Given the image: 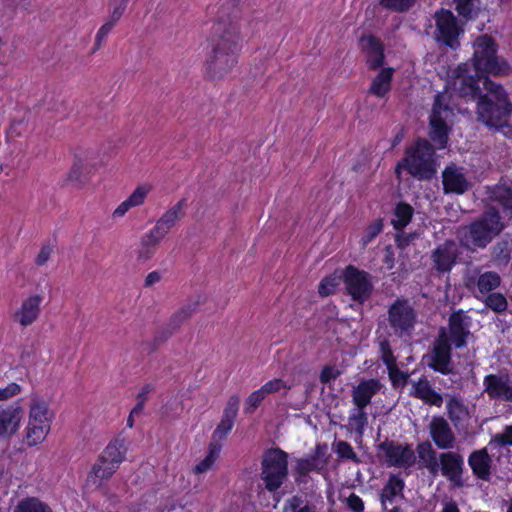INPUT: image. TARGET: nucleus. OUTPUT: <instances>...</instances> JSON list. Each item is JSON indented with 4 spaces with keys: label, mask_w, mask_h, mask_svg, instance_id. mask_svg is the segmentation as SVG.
I'll use <instances>...</instances> for the list:
<instances>
[{
    "label": "nucleus",
    "mask_w": 512,
    "mask_h": 512,
    "mask_svg": "<svg viewBox=\"0 0 512 512\" xmlns=\"http://www.w3.org/2000/svg\"><path fill=\"white\" fill-rule=\"evenodd\" d=\"M116 468L117 466L107 458L101 457L93 465L92 470L87 477L88 484L99 487L104 480L109 479L114 474Z\"/></svg>",
    "instance_id": "31"
},
{
    "label": "nucleus",
    "mask_w": 512,
    "mask_h": 512,
    "mask_svg": "<svg viewBox=\"0 0 512 512\" xmlns=\"http://www.w3.org/2000/svg\"><path fill=\"white\" fill-rule=\"evenodd\" d=\"M242 19L238 14L221 15L213 25L212 50L206 60L210 79H222L237 64L242 47Z\"/></svg>",
    "instance_id": "2"
},
{
    "label": "nucleus",
    "mask_w": 512,
    "mask_h": 512,
    "mask_svg": "<svg viewBox=\"0 0 512 512\" xmlns=\"http://www.w3.org/2000/svg\"><path fill=\"white\" fill-rule=\"evenodd\" d=\"M447 411L449 418L452 422H460L464 420L468 416V409L463 404V402L456 398L452 397L447 403Z\"/></svg>",
    "instance_id": "40"
},
{
    "label": "nucleus",
    "mask_w": 512,
    "mask_h": 512,
    "mask_svg": "<svg viewBox=\"0 0 512 512\" xmlns=\"http://www.w3.org/2000/svg\"><path fill=\"white\" fill-rule=\"evenodd\" d=\"M473 473L482 480H488L490 476L491 458L485 449L474 451L468 459Z\"/></svg>",
    "instance_id": "34"
},
{
    "label": "nucleus",
    "mask_w": 512,
    "mask_h": 512,
    "mask_svg": "<svg viewBox=\"0 0 512 512\" xmlns=\"http://www.w3.org/2000/svg\"><path fill=\"white\" fill-rule=\"evenodd\" d=\"M498 199L504 207L512 210V192L509 189H500Z\"/></svg>",
    "instance_id": "62"
},
{
    "label": "nucleus",
    "mask_w": 512,
    "mask_h": 512,
    "mask_svg": "<svg viewBox=\"0 0 512 512\" xmlns=\"http://www.w3.org/2000/svg\"><path fill=\"white\" fill-rule=\"evenodd\" d=\"M21 392V386L15 382L9 383L7 386L0 388V402L7 401Z\"/></svg>",
    "instance_id": "53"
},
{
    "label": "nucleus",
    "mask_w": 512,
    "mask_h": 512,
    "mask_svg": "<svg viewBox=\"0 0 512 512\" xmlns=\"http://www.w3.org/2000/svg\"><path fill=\"white\" fill-rule=\"evenodd\" d=\"M413 235L410 234V235H404V234H401V235H397L396 237V243L398 245L399 248L403 249L405 248L409 242L413 239Z\"/></svg>",
    "instance_id": "64"
},
{
    "label": "nucleus",
    "mask_w": 512,
    "mask_h": 512,
    "mask_svg": "<svg viewBox=\"0 0 512 512\" xmlns=\"http://www.w3.org/2000/svg\"><path fill=\"white\" fill-rule=\"evenodd\" d=\"M160 280H161V274L158 271H153V272H150L146 276L144 285H145V287H151L154 284H157L158 282H160Z\"/></svg>",
    "instance_id": "63"
},
{
    "label": "nucleus",
    "mask_w": 512,
    "mask_h": 512,
    "mask_svg": "<svg viewBox=\"0 0 512 512\" xmlns=\"http://www.w3.org/2000/svg\"><path fill=\"white\" fill-rule=\"evenodd\" d=\"M403 489L404 481L395 475L390 476L380 494V501L383 508L387 509L388 505L393 503L395 497L402 496Z\"/></svg>",
    "instance_id": "36"
},
{
    "label": "nucleus",
    "mask_w": 512,
    "mask_h": 512,
    "mask_svg": "<svg viewBox=\"0 0 512 512\" xmlns=\"http://www.w3.org/2000/svg\"><path fill=\"white\" fill-rule=\"evenodd\" d=\"M394 69L391 67L382 68L377 75L372 79L371 86L368 90L369 94L376 97H385L391 89V81L393 78Z\"/></svg>",
    "instance_id": "33"
},
{
    "label": "nucleus",
    "mask_w": 512,
    "mask_h": 512,
    "mask_svg": "<svg viewBox=\"0 0 512 512\" xmlns=\"http://www.w3.org/2000/svg\"><path fill=\"white\" fill-rule=\"evenodd\" d=\"M458 14L466 19L471 18L476 9V0H453Z\"/></svg>",
    "instance_id": "48"
},
{
    "label": "nucleus",
    "mask_w": 512,
    "mask_h": 512,
    "mask_svg": "<svg viewBox=\"0 0 512 512\" xmlns=\"http://www.w3.org/2000/svg\"><path fill=\"white\" fill-rule=\"evenodd\" d=\"M365 408H357L350 414L348 418V429L355 431L359 436H362L364 427L368 423L367 413Z\"/></svg>",
    "instance_id": "39"
},
{
    "label": "nucleus",
    "mask_w": 512,
    "mask_h": 512,
    "mask_svg": "<svg viewBox=\"0 0 512 512\" xmlns=\"http://www.w3.org/2000/svg\"><path fill=\"white\" fill-rule=\"evenodd\" d=\"M382 384L377 379H367L359 382L352 389V401L357 408H365L371 403V399L381 389Z\"/></svg>",
    "instance_id": "25"
},
{
    "label": "nucleus",
    "mask_w": 512,
    "mask_h": 512,
    "mask_svg": "<svg viewBox=\"0 0 512 512\" xmlns=\"http://www.w3.org/2000/svg\"><path fill=\"white\" fill-rule=\"evenodd\" d=\"M401 169L419 180L431 179L437 170L433 146L425 139L418 140L406 150L405 157L396 167V173Z\"/></svg>",
    "instance_id": "4"
},
{
    "label": "nucleus",
    "mask_w": 512,
    "mask_h": 512,
    "mask_svg": "<svg viewBox=\"0 0 512 512\" xmlns=\"http://www.w3.org/2000/svg\"><path fill=\"white\" fill-rule=\"evenodd\" d=\"M470 319L463 311L454 312L449 318V328L446 329L451 341L456 348L466 345V339L469 336Z\"/></svg>",
    "instance_id": "21"
},
{
    "label": "nucleus",
    "mask_w": 512,
    "mask_h": 512,
    "mask_svg": "<svg viewBox=\"0 0 512 512\" xmlns=\"http://www.w3.org/2000/svg\"><path fill=\"white\" fill-rule=\"evenodd\" d=\"M127 3V0H120L115 3L113 10L108 18L111 23L116 24L121 19L126 10Z\"/></svg>",
    "instance_id": "55"
},
{
    "label": "nucleus",
    "mask_w": 512,
    "mask_h": 512,
    "mask_svg": "<svg viewBox=\"0 0 512 512\" xmlns=\"http://www.w3.org/2000/svg\"><path fill=\"white\" fill-rule=\"evenodd\" d=\"M427 365L437 372L449 374L452 371L451 347L446 328H441L431 351L425 356Z\"/></svg>",
    "instance_id": "10"
},
{
    "label": "nucleus",
    "mask_w": 512,
    "mask_h": 512,
    "mask_svg": "<svg viewBox=\"0 0 512 512\" xmlns=\"http://www.w3.org/2000/svg\"><path fill=\"white\" fill-rule=\"evenodd\" d=\"M204 303L205 297L203 295H196L195 297L190 298L183 306H181L170 316L168 327L172 331H177Z\"/></svg>",
    "instance_id": "26"
},
{
    "label": "nucleus",
    "mask_w": 512,
    "mask_h": 512,
    "mask_svg": "<svg viewBox=\"0 0 512 512\" xmlns=\"http://www.w3.org/2000/svg\"><path fill=\"white\" fill-rule=\"evenodd\" d=\"M285 512H317L315 506L304 503L299 496L291 497L285 506Z\"/></svg>",
    "instance_id": "43"
},
{
    "label": "nucleus",
    "mask_w": 512,
    "mask_h": 512,
    "mask_svg": "<svg viewBox=\"0 0 512 512\" xmlns=\"http://www.w3.org/2000/svg\"><path fill=\"white\" fill-rule=\"evenodd\" d=\"M348 507L354 512H362L364 509V503L359 496L356 494H351L347 498Z\"/></svg>",
    "instance_id": "61"
},
{
    "label": "nucleus",
    "mask_w": 512,
    "mask_h": 512,
    "mask_svg": "<svg viewBox=\"0 0 512 512\" xmlns=\"http://www.w3.org/2000/svg\"><path fill=\"white\" fill-rule=\"evenodd\" d=\"M102 161L98 160L96 155L88 150L76 149L73 152L72 163L66 175V181L75 188H85L95 174Z\"/></svg>",
    "instance_id": "8"
},
{
    "label": "nucleus",
    "mask_w": 512,
    "mask_h": 512,
    "mask_svg": "<svg viewBox=\"0 0 512 512\" xmlns=\"http://www.w3.org/2000/svg\"><path fill=\"white\" fill-rule=\"evenodd\" d=\"M53 414L48 403L39 397H34L29 405L26 441L29 446L42 443L51 429Z\"/></svg>",
    "instance_id": "6"
},
{
    "label": "nucleus",
    "mask_w": 512,
    "mask_h": 512,
    "mask_svg": "<svg viewBox=\"0 0 512 512\" xmlns=\"http://www.w3.org/2000/svg\"><path fill=\"white\" fill-rule=\"evenodd\" d=\"M152 186L150 184L138 185L133 192L121 202L113 211V218L123 217L130 209L142 206L148 194L151 192Z\"/></svg>",
    "instance_id": "27"
},
{
    "label": "nucleus",
    "mask_w": 512,
    "mask_h": 512,
    "mask_svg": "<svg viewBox=\"0 0 512 512\" xmlns=\"http://www.w3.org/2000/svg\"><path fill=\"white\" fill-rule=\"evenodd\" d=\"M260 478L269 492L277 491L288 476V454L279 448L264 452Z\"/></svg>",
    "instance_id": "5"
},
{
    "label": "nucleus",
    "mask_w": 512,
    "mask_h": 512,
    "mask_svg": "<svg viewBox=\"0 0 512 512\" xmlns=\"http://www.w3.org/2000/svg\"><path fill=\"white\" fill-rule=\"evenodd\" d=\"M382 228V220H374L365 230L361 240L362 246L365 247L372 239H374L382 231Z\"/></svg>",
    "instance_id": "51"
},
{
    "label": "nucleus",
    "mask_w": 512,
    "mask_h": 512,
    "mask_svg": "<svg viewBox=\"0 0 512 512\" xmlns=\"http://www.w3.org/2000/svg\"><path fill=\"white\" fill-rule=\"evenodd\" d=\"M239 403H240L239 396L232 395L227 402V406L224 410L223 417L230 418V419L234 420L237 415V412H238Z\"/></svg>",
    "instance_id": "54"
},
{
    "label": "nucleus",
    "mask_w": 512,
    "mask_h": 512,
    "mask_svg": "<svg viewBox=\"0 0 512 512\" xmlns=\"http://www.w3.org/2000/svg\"><path fill=\"white\" fill-rule=\"evenodd\" d=\"M15 512H51V510L37 498H27L19 502Z\"/></svg>",
    "instance_id": "41"
},
{
    "label": "nucleus",
    "mask_w": 512,
    "mask_h": 512,
    "mask_svg": "<svg viewBox=\"0 0 512 512\" xmlns=\"http://www.w3.org/2000/svg\"><path fill=\"white\" fill-rule=\"evenodd\" d=\"M234 425V420L226 417H222L221 421L217 425L211 442L221 443L223 439L227 436V434L231 431Z\"/></svg>",
    "instance_id": "45"
},
{
    "label": "nucleus",
    "mask_w": 512,
    "mask_h": 512,
    "mask_svg": "<svg viewBox=\"0 0 512 512\" xmlns=\"http://www.w3.org/2000/svg\"><path fill=\"white\" fill-rule=\"evenodd\" d=\"M413 215V209L410 205L401 203L395 211L391 223L397 230H402L410 222Z\"/></svg>",
    "instance_id": "37"
},
{
    "label": "nucleus",
    "mask_w": 512,
    "mask_h": 512,
    "mask_svg": "<svg viewBox=\"0 0 512 512\" xmlns=\"http://www.w3.org/2000/svg\"><path fill=\"white\" fill-rule=\"evenodd\" d=\"M442 475L456 486H462L463 458L456 452H445L439 455Z\"/></svg>",
    "instance_id": "19"
},
{
    "label": "nucleus",
    "mask_w": 512,
    "mask_h": 512,
    "mask_svg": "<svg viewBox=\"0 0 512 512\" xmlns=\"http://www.w3.org/2000/svg\"><path fill=\"white\" fill-rule=\"evenodd\" d=\"M185 205V200H180L166 210L155 223L168 235L171 229L184 217Z\"/></svg>",
    "instance_id": "32"
},
{
    "label": "nucleus",
    "mask_w": 512,
    "mask_h": 512,
    "mask_svg": "<svg viewBox=\"0 0 512 512\" xmlns=\"http://www.w3.org/2000/svg\"><path fill=\"white\" fill-rule=\"evenodd\" d=\"M166 236L167 234L155 223L141 238L138 257L143 260L150 259Z\"/></svg>",
    "instance_id": "28"
},
{
    "label": "nucleus",
    "mask_w": 512,
    "mask_h": 512,
    "mask_svg": "<svg viewBox=\"0 0 512 512\" xmlns=\"http://www.w3.org/2000/svg\"><path fill=\"white\" fill-rule=\"evenodd\" d=\"M473 67L478 73H492L495 75L505 73L507 64L496 55V45L494 40L483 35L477 38L474 44ZM477 81L480 76L477 75Z\"/></svg>",
    "instance_id": "7"
},
{
    "label": "nucleus",
    "mask_w": 512,
    "mask_h": 512,
    "mask_svg": "<svg viewBox=\"0 0 512 512\" xmlns=\"http://www.w3.org/2000/svg\"><path fill=\"white\" fill-rule=\"evenodd\" d=\"M335 452L340 458L350 459L354 462H359V459L354 452L352 446L346 441H338L335 444Z\"/></svg>",
    "instance_id": "50"
},
{
    "label": "nucleus",
    "mask_w": 512,
    "mask_h": 512,
    "mask_svg": "<svg viewBox=\"0 0 512 512\" xmlns=\"http://www.w3.org/2000/svg\"><path fill=\"white\" fill-rule=\"evenodd\" d=\"M442 177L443 187L447 193L463 194L469 188V183L461 169L454 165L446 167Z\"/></svg>",
    "instance_id": "29"
},
{
    "label": "nucleus",
    "mask_w": 512,
    "mask_h": 512,
    "mask_svg": "<svg viewBox=\"0 0 512 512\" xmlns=\"http://www.w3.org/2000/svg\"><path fill=\"white\" fill-rule=\"evenodd\" d=\"M385 463L398 468L411 467L415 461V451L409 445H402L393 441H386L379 445Z\"/></svg>",
    "instance_id": "15"
},
{
    "label": "nucleus",
    "mask_w": 512,
    "mask_h": 512,
    "mask_svg": "<svg viewBox=\"0 0 512 512\" xmlns=\"http://www.w3.org/2000/svg\"><path fill=\"white\" fill-rule=\"evenodd\" d=\"M328 448L326 444H318L315 448V452L313 455L307 458H301L297 460V464L295 467L296 473L300 477L307 476L312 471H321L323 470L329 460V455L327 454Z\"/></svg>",
    "instance_id": "18"
},
{
    "label": "nucleus",
    "mask_w": 512,
    "mask_h": 512,
    "mask_svg": "<svg viewBox=\"0 0 512 512\" xmlns=\"http://www.w3.org/2000/svg\"><path fill=\"white\" fill-rule=\"evenodd\" d=\"M51 254H52V248L50 246H43L35 258L36 265L37 266L45 265L48 262V260L50 259Z\"/></svg>",
    "instance_id": "60"
},
{
    "label": "nucleus",
    "mask_w": 512,
    "mask_h": 512,
    "mask_svg": "<svg viewBox=\"0 0 512 512\" xmlns=\"http://www.w3.org/2000/svg\"><path fill=\"white\" fill-rule=\"evenodd\" d=\"M259 389L261 390V393H263V395L267 397L270 394L280 392L282 389L288 391L290 389V386L287 385V383L283 379L274 378L264 383Z\"/></svg>",
    "instance_id": "44"
},
{
    "label": "nucleus",
    "mask_w": 512,
    "mask_h": 512,
    "mask_svg": "<svg viewBox=\"0 0 512 512\" xmlns=\"http://www.w3.org/2000/svg\"><path fill=\"white\" fill-rule=\"evenodd\" d=\"M344 283L351 297L360 303L367 300L373 290L370 275L358 270L353 266H348L344 272Z\"/></svg>",
    "instance_id": "14"
},
{
    "label": "nucleus",
    "mask_w": 512,
    "mask_h": 512,
    "mask_svg": "<svg viewBox=\"0 0 512 512\" xmlns=\"http://www.w3.org/2000/svg\"><path fill=\"white\" fill-rule=\"evenodd\" d=\"M222 443L210 442L208 455L194 467L195 474H202L208 471L218 458Z\"/></svg>",
    "instance_id": "38"
},
{
    "label": "nucleus",
    "mask_w": 512,
    "mask_h": 512,
    "mask_svg": "<svg viewBox=\"0 0 512 512\" xmlns=\"http://www.w3.org/2000/svg\"><path fill=\"white\" fill-rule=\"evenodd\" d=\"M22 409L13 405L0 406V437H11L20 426Z\"/></svg>",
    "instance_id": "24"
},
{
    "label": "nucleus",
    "mask_w": 512,
    "mask_h": 512,
    "mask_svg": "<svg viewBox=\"0 0 512 512\" xmlns=\"http://www.w3.org/2000/svg\"><path fill=\"white\" fill-rule=\"evenodd\" d=\"M435 37L445 45L455 49L459 46L458 37L463 29L450 10L442 9L435 13Z\"/></svg>",
    "instance_id": "11"
},
{
    "label": "nucleus",
    "mask_w": 512,
    "mask_h": 512,
    "mask_svg": "<svg viewBox=\"0 0 512 512\" xmlns=\"http://www.w3.org/2000/svg\"><path fill=\"white\" fill-rule=\"evenodd\" d=\"M485 305L496 313H502L507 310L508 302L501 293L487 294L484 299Z\"/></svg>",
    "instance_id": "42"
},
{
    "label": "nucleus",
    "mask_w": 512,
    "mask_h": 512,
    "mask_svg": "<svg viewBox=\"0 0 512 512\" xmlns=\"http://www.w3.org/2000/svg\"><path fill=\"white\" fill-rule=\"evenodd\" d=\"M102 458H107L116 466L124 459V451L122 450V446L118 445L117 442L108 445L105 450V456Z\"/></svg>",
    "instance_id": "49"
},
{
    "label": "nucleus",
    "mask_w": 512,
    "mask_h": 512,
    "mask_svg": "<svg viewBox=\"0 0 512 512\" xmlns=\"http://www.w3.org/2000/svg\"><path fill=\"white\" fill-rule=\"evenodd\" d=\"M413 395L428 405L440 407L443 403L442 396L433 390L426 379H420L413 384Z\"/></svg>",
    "instance_id": "35"
},
{
    "label": "nucleus",
    "mask_w": 512,
    "mask_h": 512,
    "mask_svg": "<svg viewBox=\"0 0 512 512\" xmlns=\"http://www.w3.org/2000/svg\"><path fill=\"white\" fill-rule=\"evenodd\" d=\"M483 384L485 386L484 392L491 399L512 401V381L508 375H487L483 380Z\"/></svg>",
    "instance_id": "17"
},
{
    "label": "nucleus",
    "mask_w": 512,
    "mask_h": 512,
    "mask_svg": "<svg viewBox=\"0 0 512 512\" xmlns=\"http://www.w3.org/2000/svg\"><path fill=\"white\" fill-rule=\"evenodd\" d=\"M504 224L494 208H488L479 218L469 225L458 229V236L466 247H486L494 237L500 234Z\"/></svg>",
    "instance_id": "3"
},
{
    "label": "nucleus",
    "mask_w": 512,
    "mask_h": 512,
    "mask_svg": "<svg viewBox=\"0 0 512 512\" xmlns=\"http://www.w3.org/2000/svg\"><path fill=\"white\" fill-rule=\"evenodd\" d=\"M458 257V249L453 241H446L432 252L431 260L433 268L440 272H449Z\"/></svg>",
    "instance_id": "20"
},
{
    "label": "nucleus",
    "mask_w": 512,
    "mask_h": 512,
    "mask_svg": "<svg viewBox=\"0 0 512 512\" xmlns=\"http://www.w3.org/2000/svg\"><path fill=\"white\" fill-rule=\"evenodd\" d=\"M265 398L266 397L263 395V393H261L260 389L253 391L246 398V401H245V405H246L245 410H246V412L247 413L254 412L259 407V405L262 403V401Z\"/></svg>",
    "instance_id": "52"
},
{
    "label": "nucleus",
    "mask_w": 512,
    "mask_h": 512,
    "mask_svg": "<svg viewBox=\"0 0 512 512\" xmlns=\"http://www.w3.org/2000/svg\"><path fill=\"white\" fill-rule=\"evenodd\" d=\"M115 24L111 23L109 20H107L98 30L96 37H95V50H98L102 44V41L105 39V37L110 33V31L113 29Z\"/></svg>",
    "instance_id": "56"
},
{
    "label": "nucleus",
    "mask_w": 512,
    "mask_h": 512,
    "mask_svg": "<svg viewBox=\"0 0 512 512\" xmlns=\"http://www.w3.org/2000/svg\"><path fill=\"white\" fill-rule=\"evenodd\" d=\"M360 46L365 54L366 63L371 70H376L384 64L385 55L382 43L374 36H363Z\"/></svg>",
    "instance_id": "23"
},
{
    "label": "nucleus",
    "mask_w": 512,
    "mask_h": 512,
    "mask_svg": "<svg viewBox=\"0 0 512 512\" xmlns=\"http://www.w3.org/2000/svg\"><path fill=\"white\" fill-rule=\"evenodd\" d=\"M492 442L498 445H512V426H507L500 434H496Z\"/></svg>",
    "instance_id": "58"
},
{
    "label": "nucleus",
    "mask_w": 512,
    "mask_h": 512,
    "mask_svg": "<svg viewBox=\"0 0 512 512\" xmlns=\"http://www.w3.org/2000/svg\"><path fill=\"white\" fill-rule=\"evenodd\" d=\"M416 0H380L381 6L395 12L408 11Z\"/></svg>",
    "instance_id": "47"
},
{
    "label": "nucleus",
    "mask_w": 512,
    "mask_h": 512,
    "mask_svg": "<svg viewBox=\"0 0 512 512\" xmlns=\"http://www.w3.org/2000/svg\"><path fill=\"white\" fill-rule=\"evenodd\" d=\"M416 314L408 300L397 299L388 310V321L395 334L409 332L415 323Z\"/></svg>",
    "instance_id": "12"
},
{
    "label": "nucleus",
    "mask_w": 512,
    "mask_h": 512,
    "mask_svg": "<svg viewBox=\"0 0 512 512\" xmlns=\"http://www.w3.org/2000/svg\"><path fill=\"white\" fill-rule=\"evenodd\" d=\"M341 375V371L332 366H325L320 373V381L324 384L335 380Z\"/></svg>",
    "instance_id": "57"
},
{
    "label": "nucleus",
    "mask_w": 512,
    "mask_h": 512,
    "mask_svg": "<svg viewBox=\"0 0 512 512\" xmlns=\"http://www.w3.org/2000/svg\"><path fill=\"white\" fill-rule=\"evenodd\" d=\"M453 87L460 96L477 100V118L487 126L500 125L512 111V103L501 85L484 78L485 93H482L478 81L470 74L468 63L461 64L456 69Z\"/></svg>",
    "instance_id": "1"
},
{
    "label": "nucleus",
    "mask_w": 512,
    "mask_h": 512,
    "mask_svg": "<svg viewBox=\"0 0 512 512\" xmlns=\"http://www.w3.org/2000/svg\"><path fill=\"white\" fill-rule=\"evenodd\" d=\"M416 452L419 466L426 468L431 475L436 476L440 469L439 458L431 443L428 441L419 443Z\"/></svg>",
    "instance_id": "30"
},
{
    "label": "nucleus",
    "mask_w": 512,
    "mask_h": 512,
    "mask_svg": "<svg viewBox=\"0 0 512 512\" xmlns=\"http://www.w3.org/2000/svg\"><path fill=\"white\" fill-rule=\"evenodd\" d=\"M381 350H382V359L384 363L387 365V367L391 370L392 367L395 365L396 359L394 358L391 349L389 348V345L387 342L381 343Z\"/></svg>",
    "instance_id": "59"
},
{
    "label": "nucleus",
    "mask_w": 512,
    "mask_h": 512,
    "mask_svg": "<svg viewBox=\"0 0 512 512\" xmlns=\"http://www.w3.org/2000/svg\"><path fill=\"white\" fill-rule=\"evenodd\" d=\"M428 431L431 439L439 449H453L456 443V436L447 420L440 416L432 417L428 424Z\"/></svg>",
    "instance_id": "16"
},
{
    "label": "nucleus",
    "mask_w": 512,
    "mask_h": 512,
    "mask_svg": "<svg viewBox=\"0 0 512 512\" xmlns=\"http://www.w3.org/2000/svg\"><path fill=\"white\" fill-rule=\"evenodd\" d=\"M340 276L331 275L325 277L319 284L318 292L322 297H326L332 293H334L336 287L340 283Z\"/></svg>",
    "instance_id": "46"
},
{
    "label": "nucleus",
    "mask_w": 512,
    "mask_h": 512,
    "mask_svg": "<svg viewBox=\"0 0 512 512\" xmlns=\"http://www.w3.org/2000/svg\"><path fill=\"white\" fill-rule=\"evenodd\" d=\"M43 301L44 297L41 294L32 293L27 295L13 311L12 321L22 328L32 326L40 318Z\"/></svg>",
    "instance_id": "13"
},
{
    "label": "nucleus",
    "mask_w": 512,
    "mask_h": 512,
    "mask_svg": "<svg viewBox=\"0 0 512 512\" xmlns=\"http://www.w3.org/2000/svg\"><path fill=\"white\" fill-rule=\"evenodd\" d=\"M476 274H478L477 277L475 275L466 276L464 284L469 290H473L476 287L481 296L490 294L501 284V277L497 272L486 271L479 273L477 270Z\"/></svg>",
    "instance_id": "22"
},
{
    "label": "nucleus",
    "mask_w": 512,
    "mask_h": 512,
    "mask_svg": "<svg viewBox=\"0 0 512 512\" xmlns=\"http://www.w3.org/2000/svg\"><path fill=\"white\" fill-rule=\"evenodd\" d=\"M452 117L453 112L446 103V96L438 94L430 115L429 131V136L437 145V148H444L446 146Z\"/></svg>",
    "instance_id": "9"
}]
</instances>
